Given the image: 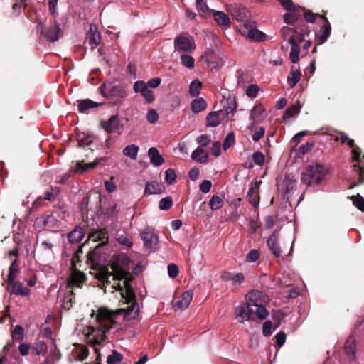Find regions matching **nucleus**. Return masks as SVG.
Segmentation results:
<instances>
[{
    "instance_id": "1",
    "label": "nucleus",
    "mask_w": 364,
    "mask_h": 364,
    "mask_svg": "<svg viewBox=\"0 0 364 364\" xmlns=\"http://www.w3.org/2000/svg\"><path fill=\"white\" fill-rule=\"evenodd\" d=\"M127 270L122 267L119 260H114L109 267H101L92 273L101 283V288L105 292L108 291L113 293L115 291H120L121 296L125 299L126 302L130 304L127 308L120 309L124 312V318L131 320L138 315L139 305L134 302V293L129 285L127 277Z\"/></svg>"
},
{
    "instance_id": "2",
    "label": "nucleus",
    "mask_w": 364,
    "mask_h": 364,
    "mask_svg": "<svg viewBox=\"0 0 364 364\" xmlns=\"http://www.w3.org/2000/svg\"><path fill=\"white\" fill-rule=\"evenodd\" d=\"M245 302L235 309V318L240 323L253 321L255 318L264 320L269 316L266 305L269 304L268 296L258 290L249 291L245 295Z\"/></svg>"
},
{
    "instance_id": "3",
    "label": "nucleus",
    "mask_w": 364,
    "mask_h": 364,
    "mask_svg": "<svg viewBox=\"0 0 364 364\" xmlns=\"http://www.w3.org/2000/svg\"><path fill=\"white\" fill-rule=\"evenodd\" d=\"M114 313L111 312L105 307H100L95 314V320L97 326H88L85 331L88 342L93 344L102 343L105 338V332L112 328L114 323Z\"/></svg>"
},
{
    "instance_id": "4",
    "label": "nucleus",
    "mask_w": 364,
    "mask_h": 364,
    "mask_svg": "<svg viewBox=\"0 0 364 364\" xmlns=\"http://www.w3.org/2000/svg\"><path fill=\"white\" fill-rule=\"evenodd\" d=\"M324 166L318 164L308 166L301 174V182L307 186L318 184L326 175Z\"/></svg>"
},
{
    "instance_id": "5",
    "label": "nucleus",
    "mask_w": 364,
    "mask_h": 364,
    "mask_svg": "<svg viewBox=\"0 0 364 364\" xmlns=\"http://www.w3.org/2000/svg\"><path fill=\"white\" fill-rule=\"evenodd\" d=\"M102 94L115 102H120L126 97L125 88L121 85L111 82L104 83L101 87Z\"/></svg>"
},
{
    "instance_id": "6",
    "label": "nucleus",
    "mask_w": 364,
    "mask_h": 364,
    "mask_svg": "<svg viewBox=\"0 0 364 364\" xmlns=\"http://www.w3.org/2000/svg\"><path fill=\"white\" fill-rule=\"evenodd\" d=\"M174 48L176 52L192 53L196 49L193 38L188 33H181L174 39Z\"/></svg>"
},
{
    "instance_id": "7",
    "label": "nucleus",
    "mask_w": 364,
    "mask_h": 364,
    "mask_svg": "<svg viewBox=\"0 0 364 364\" xmlns=\"http://www.w3.org/2000/svg\"><path fill=\"white\" fill-rule=\"evenodd\" d=\"M240 33L251 41H262L266 40L265 33L257 29L256 23L253 21H245L243 28L240 29Z\"/></svg>"
},
{
    "instance_id": "8",
    "label": "nucleus",
    "mask_w": 364,
    "mask_h": 364,
    "mask_svg": "<svg viewBox=\"0 0 364 364\" xmlns=\"http://www.w3.org/2000/svg\"><path fill=\"white\" fill-rule=\"evenodd\" d=\"M140 237L144 242V247L150 250L156 249L159 243V237L152 228H146L141 233Z\"/></svg>"
},
{
    "instance_id": "9",
    "label": "nucleus",
    "mask_w": 364,
    "mask_h": 364,
    "mask_svg": "<svg viewBox=\"0 0 364 364\" xmlns=\"http://www.w3.org/2000/svg\"><path fill=\"white\" fill-rule=\"evenodd\" d=\"M87 279L85 274L75 269L74 265L72 266L70 274L68 277V284L71 288L82 289Z\"/></svg>"
},
{
    "instance_id": "10",
    "label": "nucleus",
    "mask_w": 364,
    "mask_h": 364,
    "mask_svg": "<svg viewBox=\"0 0 364 364\" xmlns=\"http://www.w3.org/2000/svg\"><path fill=\"white\" fill-rule=\"evenodd\" d=\"M134 90L136 93H139L148 103H151L155 100L153 91L143 80L135 82Z\"/></svg>"
},
{
    "instance_id": "11",
    "label": "nucleus",
    "mask_w": 364,
    "mask_h": 364,
    "mask_svg": "<svg viewBox=\"0 0 364 364\" xmlns=\"http://www.w3.org/2000/svg\"><path fill=\"white\" fill-rule=\"evenodd\" d=\"M56 233L50 231L42 234L43 237L40 244V248L46 253H52L53 247L56 242L55 237Z\"/></svg>"
},
{
    "instance_id": "12",
    "label": "nucleus",
    "mask_w": 364,
    "mask_h": 364,
    "mask_svg": "<svg viewBox=\"0 0 364 364\" xmlns=\"http://www.w3.org/2000/svg\"><path fill=\"white\" fill-rule=\"evenodd\" d=\"M226 10L238 21H244L249 14L248 10L240 5H228Z\"/></svg>"
},
{
    "instance_id": "13",
    "label": "nucleus",
    "mask_w": 364,
    "mask_h": 364,
    "mask_svg": "<svg viewBox=\"0 0 364 364\" xmlns=\"http://www.w3.org/2000/svg\"><path fill=\"white\" fill-rule=\"evenodd\" d=\"M264 108L262 105L257 104L253 107L250 111V119L252 120V124L249 126L250 129H253V126L255 124L259 123L264 120L265 116Z\"/></svg>"
},
{
    "instance_id": "14",
    "label": "nucleus",
    "mask_w": 364,
    "mask_h": 364,
    "mask_svg": "<svg viewBox=\"0 0 364 364\" xmlns=\"http://www.w3.org/2000/svg\"><path fill=\"white\" fill-rule=\"evenodd\" d=\"M193 293L191 290L183 292L181 296V299L173 305L174 311H178L186 309L193 299Z\"/></svg>"
},
{
    "instance_id": "15",
    "label": "nucleus",
    "mask_w": 364,
    "mask_h": 364,
    "mask_svg": "<svg viewBox=\"0 0 364 364\" xmlns=\"http://www.w3.org/2000/svg\"><path fill=\"white\" fill-rule=\"evenodd\" d=\"M221 103L223 108L220 110L223 112H225L226 117H228L229 114L233 113L237 108L235 97L231 94H228L227 96L223 95Z\"/></svg>"
},
{
    "instance_id": "16",
    "label": "nucleus",
    "mask_w": 364,
    "mask_h": 364,
    "mask_svg": "<svg viewBox=\"0 0 364 364\" xmlns=\"http://www.w3.org/2000/svg\"><path fill=\"white\" fill-rule=\"evenodd\" d=\"M106 158L101 157L96 159L94 161L90 163H84V161H77L73 171L77 173H83L89 169H94L97 166L100 165Z\"/></svg>"
},
{
    "instance_id": "17",
    "label": "nucleus",
    "mask_w": 364,
    "mask_h": 364,
    "mask_svg": "<svg viewBox=\"0 0 364 364\" xmlns=\"http://www.w3.org/2000/svg\"><path fill=\"white\" fill-rule=\"evenodd\" d=\"M228 118L226 113L223 112L221 110L210 112L206 117L207 126L217 127L220 123L226 121Z\"/></svg>"
},
{
    "instance_id": "18",
    "label": "nucleus",
    "mask_w": 364,
    "mask_h": 364,
    "mask_svg": "<svg viewBox=\"0 0 364 364\" xmlns=\"http://www.w3.org/2000/svg\"><path fill=\"white\" fill-rule=\"evenodd\" d=\"M100 40V34L98 32L97 26L95 24H90L87 36V41L89 45L92 48H95L99 45Z\"/></svg>"
},
{
    "instance_id": "19",
    "label": "nucleus",
    "mask_w": 364,
    "mask_h": 364,
    "mask_svg": "<svg viewBox=\"0 0 364 364\" xmlns=\"http://www.w3.org/2000/svg\"><path fill=\"white\" fill-rule=\"evenodd\" d=\"M42 33L48 41L53 42L58 40L62 36V31H60L59 26L56 23L45 28Z\"/></svg>"
},
{
    "instance_id": "20",
    "label": "nucleus",
    "mask_w": 364,
    "mask_h": 364,
    "mask_svg": "<svg viewBox=\"0 0 364 364\" xmlns=\"http://www.w3.org/2000/svg\"><path fill=\"white\" fill-rule=\"evenodd\" d=\"M279 232L274 230L267 240V245L276 257L281 255V250L278 244Z\"/></svg>"
},
{
    "instance_id": "21",
    "label": "nucleus",
    "mask_w": 364,
    "mask_h": 364,
    "mask_svg": "<svg viewBox=\"0 0 364 364\" xmlns=\"http://www.w3.org/2000/svg\"><path fill=\"white\" fill-rule=\"evenodd\" d=\"M261 183V181L253 182L247 194L250 202L255 208H257L259 204V188Z\"/></svg>"
},
{
    "instance_id": "22",
    "label": "nucleus",
    "mask_w": 364,
    "mask_h": 364,
    "mask_svg": "<svg viewBox=\"0 0 364 364\" xmlns=\"http://www.w3.org/2000/svg\"><path fill=\"white\" fill-rule=\"evenodd\" d=\"M8 291L16 295L27 296L29 294V289L27 287H23L22 284L19 282H8Z\"/></svg>"
},
{
    "instance_id": "23",
    "label": "nucleus",
    "mask_w": 364,
    "mask_h": 364,
    "mask_svg": "<svg viewBox=\"0 0 364 364\" xmlns=\"http://www.w3.org/2000/svg\"><path fill=\"white\" fill-rule=\"evenodd\" d=\"M104 128L108 133H116L122 129V124L118 117L112 116L105 124Z\"/></svg>"
},
{
    "instance_id": "24",
    "label": "nucleus",
    "mask_w": 364,
    "mask_h": 364,
    "mask_svg": "<svg viewBox=\"0 0 364 364\" xmlns=\"http://www.w3.org/2000/svg\"><path fill=\"white\" fill-rule=\"evenodd\" d=\"M213 15L219 26H223L226 29L230 27V19L226 14L223 11H213Z\"/></svg>"
},
{
    "instance_id": "25",
    "label": "nucleus",
    "mask_w": 364,
    "mask_h": 364,
    "mask_svg": "<svg viewBox=\"0 0 364 364\" xmlns=\"http://www.w3.org/2000/svg\"><path fill=\"white\" fill-rule=\"evenodd\" d=\"M291 44L289 58L293 63H296L299 60V46L294 36H291L288 40Z\"/></svg>"
},
{
    "instance_id": "26",
    "label": "nucleus",
    "mask_w": 364,
    "mask_h": 364,
    "mask_svg": "<svg viewBox=\"0 0 364 364\" xmlns=\"http://www.w3.org/2000/svg\"><path fill=\"white\" fill-rule=\"evenodd\" d=\"M164 186L156 181L147 182L144 190L145 194H159L164 191Z\"/></svg>"
},
{
    "instance_id": "27",
    "label": "nucleus",
    "mask_w": 364,
    "mask_h": 364,
    "mask_svg": "<svg viewBox=\"0 0 364 364\" xmlns=\"http://www.w3.org/2000/svg\"><path fill=\"white\" fill-rule=\"evenodd\" d=\"M355 339L351 336L346 341L344 346L346 353L349 359L353 360L355 358Z\"/></svg>"
},
{
    "instance_id": "28",
    "label": "nucleus",
    "mask_w": 364,
    "mask_h": 364,
    "mask_svg": "<svg viewBox=\"0 0 364 364\" xmlns=\"http://www.w3.org/2000/svg\"><path fill=\"white\" fill-rule=\"evenodd\" d=\"M148 154L150 158L151 163L156 166L161 165L164 161L162 156L159 154L157 149L154 147H151L149 149Z\"/></svg>"
},
{
    "instance_id": "29",
    "label": "nucleus",
    "mask_w": 364,
    "mask_h": 364,
    "mask_svg": "<svg viewBox=\"0 0 364 364\" xmlns=\"http://www.w3.org/2000/svg\"><path fill=\"white\" fill-rule=\"evenodd\" d=\"M191 158L196 162L202 164L207 161L208 155L205 150L198 147L193 151Z\"/></svg>"
},
{
    "instance_id": "30",
    "label": "nucleus",
    "mask_w": 364,
    "mask_h": 364,
    "mask_svg": "<svg viewBox=\"0 0 364 364\" xmlns=\"http://www.w3.org/2000/svg\"><path fill=\"white\" fill-rule=\"evenodd\" d=\"M84 236V230L82 228L76 227L71 232L69 233L68 237L70 242L76 243L80 242Z\"/></svg>"
},
{
    "instance_id": "31",
    "label": "nucleus",
    "mask_w": 364,
    "mask_h": 364,
    "mask_svg": "<svg viewBox=\"0 0 364 364\" xmlns=\"http://www.w3.org/2000/svg\"><path fill=\"white\" fill-rule=\"evenodd\" d=\"M196 8L199 15L204 18H207L211 14V11L207 5L206 0H196Z\"/></svg>"
},
{
    "instance_id": "32",
    "label": "nucleus",
    "mask_w": 364,
    "mask_h": 364,
    "mask_svg": "<svg viewBox=\"0 0 364 364\" xmlns=\"http://www.w3.org/2000/svg\"><path fill=\"white\" fill-rule=\"evenodd\" d=\"M207 107V103L203 98L199 97L192 101L191 110L194 113H199L205 110Z\"/></svg>"
},
{
    "instance_id": "33",
    "label": "nucleus",
    "mask_w": 364,
    "mask_h": 364,
    "mask_svg": "<svg viewBox=\"0 0 364 364\" xmlns=\"http://www.w3.org/2000/svg\"><path fill=\"white\" fill-rule=\"evenodd\" d=\"M93 136L87 133L79 132L77 134V141L79 146H85L92 142Z\"/></svg>"
},
{
    "instance_id": "34",
    "label": "nucleus",
    "mask_w": 364,
    "mask_h": 364,
    "mask_svg": "<svg viewBox=\"0 0 364 364\" xmlns=\"http://www.w3.org/2000/svg\"><path fill=\"white\" fill-rule=\"evenodd\" d=\"M107 240V232L103 230L93 231L89 234L87 240L98 241L102 240L104 243Z\"/></svg>"
},
{
    "instance_id": "35",
    "label": "nucleus",
    "mask_w": 364,
    "mask_h": 364,
    "mask_svg": "<svg viewBox=\"0 0 364 364\" xmlns=\"http://www.w3.org/2000/svg\"><path fill=\"white\" fill-rule=\"evenodd\" d=\"M301 74L297 69L291 70L287 77V82L291 88L294 87L301 79Z\"/></svg>"
},
{
    "instance_id": "36",
    "label": "nucleus",
    "mask_w": 364,
    "mask_h": 364,
    "mask_svg": "<svg viewBox=\"0 0 364 364\" xmlns=\"http://www.w3.org/2000/svg\"><path fill=\"white\" fill-rule=\"evenodd\" d=\"M139 146L135 144H130L127 146L123 149V154L130 158L132 160H135L137 158L138 152H139Z\"/></svg>"
},
{
    "instance_id": "37",
    "label": "nucleus",
    "mask_w": 364,
    "mask_h": 364,
    "mask_svg": "<svg viewBox=\"0 0 364 364\" xmlns=\"http://www.w3.org/2000/svg\"><path fill=\"white\" fill-rule=\"evenodd\" d=\"M100 104L96 103L90 100H84L80 102H79L78 104V111L80 112H85L88 109L91 108H94L97 106H98Z\"/></svg>"
},
{
    "instance_id": "38",
    "label": "nucleus",
    "mask_w": 364,
    "mask_h": 364,
    "mask_svg": "<svg viewBox=\"0 0 364 364\" xmlns=\"http://www.w3.org/2000/svg\"><path fill=\"white\" fill-rule=\"evenodd\" d=\"M301 108V105L297 102L292 106L289 107L284 112V119H287L293 117L299 114Z\"/></svg>"
},
{
    "instance_id": "39",
    "label": "nucleus",
    "mask_w": 364,
    "mask_h": 364,
    "mask_svg": "<svg viewBox=\"0 0 364 364\" xmlns=\"http://www.w3.org/2000/svg\"><path fill=\"white\" fill-rule=\"evenodd\" d=\"M223 197L219 196H213L209 202L210 208L212 210H215L221 208L224 203Z\"/></svg>"
},
{
    "instance_id": "40",
    "label": "nucleus",
    "mask_w": 364,
    "mask_h": 364,
    "mask_svg": "<svg viewBox=\"0 0 364 364\" xmlns=\"http://www.w3.org/2000/svg\"><path fill=\"white\" fill-rule=\"evenodd\" d=\"M73 353L76 360L82 361L88 356V350L85 346H79Z\"/></svg>"
},
{
    "instance_id": "41",
    "label": "nucleus",
    "mask_w": 364,
    "mask_h": 364,
    "mask_svg": "<svg viewBox=\"0 0 364 364\" xmlns=\"http://www.w3.org/2000/svg\"><path fill=\"white\" fill-rule=\"evenodd\" d=\"M19 272L18 267L16 264V259H14L11 262V264L9 267V272L8 275V282H13L15 280V278L18 275Z\"/></svg>"
},
{
    "instance_id": "42",
    "label": "nucleus",
    "mask_w": 364,
    "mask_h": 364,
    "mask_svg": "<svg viewBox=\"0 0 364 364\" xmlns=\"http://www.w3.org/2000/svg\"><path fill=\"white\" fill-rule=\"evenodd\" d=\"M300 14L296 11H288L284 15V22L287 24H294L296 23L299 17Z\"/></svg>"
},
{
    "instance_id": "43",
    "label": "nucleus",
    "mask_w": 364,
    "mask_h": 364,
    "mask_svg": "<svg viewBox=\"0 0 364 364\" xmlns=\"http://www.w3.org/2000/svg\"><path fill=\"white\" fill-rule=\"evenodd\" d=\"M123 356L122 355L117 352V350H113L112 354L108 355L107 358V364H116L122 360Z\"/></svg>"
},
{
    "instance_id": "44",
    "label": "nucleus",
    "mask_w": 364,
    "mask_h": 364,
    "mask_svg": "<svg viewBox=\"0 0 364 364\" xmlns=\"http://www.w3.org/2000/svg\"><path fill=\"white\" fill-rule=\"evenodd\" d=\"M201 87H202V83L199 80H193L190 85L189 93L192 96L198 95L200 92Z\"/></svg>"
},
{
    "instance_id": "45",
    "label": "nucleus",
    "mask_w": 364,
    "mask_h": 364,
    "mask_svg": "<svg viewBox=\"0 0 364 364\" xmlns=\"http://www.w3.org/2000/svg\"><path fill=\"white\" fill-rule=\"evenodd\" d=\"M181 63L186 68L191 69L195 65V61L193 58L190 55H182L181 56Z\"/></svg>"
},
{
    "instance_id": "46",
    "label": "nucleus",
    "mask_w": 364,
    "mask_h": 364,
    "mask_svg": "<svg viewBox=\"0 0 364 364\" xmlns=\"http://www.w3.org/2000/svg\"><path fill=\"white\" fill-rule=\"evenodd\" d=\"M288 11H296L299 6L295 5L291 0H277Z\"/></svg>"
},
{
    "instance_id": "47",
    "label": "nucleus",
    "mask_w": 364,
    "mask_h": 364,
    "mask_svg": "<svg viewBox=\"0 0 364 364\" xmlns=\"http://www.w3.org/2000/svg\"><path fill=\"white\" fill-rule=\"evenodd\" d=\"M331 34V26L330 23L327 22L326 25L322 26L319 31V36L321 41H325Z\"/></svg>"
},
{
    "instance_id": "48",
    "label": "nucleus",
    "mask_w": 364,
    "mask_h": 364,
    "mask_svg": "<svg viewBox=\"0 0 364 364\" xmlns=\"http://www.w3.org/2000/svg\"><path fill=\"white\" fill-rule=\"evenodd\" d=\"M173 205V200L171 197L163 198L159 203V207L161 210H168Z\"/></svg>"
},
{
    "instance_id": "49",
    "label": "nucleus",
    "mask_w": 364,
    "mask_h": 364,
    "mask_svg": "<svg viewBox=\"0 0 364 364\" xmlns=\"http://www.w3.org/2000/svg\"><path fill=\"white\" fill-rule=\"evenodd\" d=\"M24 331L20 325H16L12 331V338L14 340L21 341L23 338Z\"/></svg>"
},
{
    "instance_id": "50",
    "label": "nucleus",
    "mask_w": 364,
    "mask_h": 364,
    "mask_svg": "<svg viewBox=\"0 0 364 364\" xmlns=\"http://www.w3.org/2000/svg\"><path fill=\"white\" fill-rule=\"evenodd\" d=\"M176 178V174L173 169L168 168L165 173V181L168 184H173Z\"/></svg>"
},
{
    "instance_id": "51",
    "label": "nucleus",
    "mask_w": 364,
    "mask_h": 364,
    "mask_svg": "<svg viewBox=\"0 0 364 364\" xmlns=\"http://www.w3.org/2000/svg\"><path fill=\"white\" fill-rule=\"evenodd\" d=\"M284 318V314L280 310L274 311L272 312V318L275 321L274 328H277L282 323Z\"/></svg>"
},
{
    "instance_id": "52",
    "label": "nucleus",
    "mask_w": 364,
    "mask_h": 364,
    "mask_svg": "<svg viewBox=\"0 0 364 364\" xmlns=\"http://www.w3.org/2000/svg\"><path fill=\"white\" fill-rule=\"evenodd\" d=\"M353 203L361 211H364V199L359 194L353 198Z\"/></svg>"
},
{
    "instance_id": "53",
    "label": "nucleus",
    "mask_w": 364,
    "mask_h": 364,
    "mask_svg": "<svg viewBox=\"0 0 364 364\" xmlns=\"http://www.w3.org/2000/svg\"><path fill=\"white\" fill-rule=\"evenodd\" d=\"M146 119L150 123L154 124L158 121L159 114L156 110L149 109L146 114Z\"/></svg>"
},
{
    "instance_id": "54",
    "label": "nucleus",
    "mask_w": 364,
    "mask_h": 364,
    "mask_svg": "<svg viewBox=\"0 0 364 364\" xmlns=\"http://www.w3.org/2000/svg\"><path fill=\"white\" fill-rule=\"evenodd\" d=\"M252 159L256 164L262 166L264 162V156L262 152L256 151L252 155Z\"/></svg>"
},
{
    "instance_id": "55",
    "label": "nucleus",
    "mask_w": 364,
    "mask_h": 364,
    "mask_svg": "<svg viewBox=\"0 0 364 364\" xmlns=\"http://www.w3.org/2000/svg\"><path fill=\"white\" fill-rule=\"evenodd\" d=\"M59 188L58 187H52L50 188V191H48L46 193L45 199L48 200H54V198L58 196L59 193Z\"/></svg>"
},
{
    "instance_id": "56",
    "label": "nucleus",
    "mask_w": 364,
    "mask_h": 364,
    "mask_svg": "<svg viewBox=\"0 0 364 364\" xmlns=\"http://www.w3.org/2000/svg\"><path fill=\"white\" fill-rule=\"evenodd\" d=\"M272 322L267 321L263 323L262 333L264 336H269L272 334Z\"/></svg>"
},
{
    "instance_id": "57",
    "label": "nucleus",
    "mask_w": 364,
    "mask_h": 364,
    "mask_svg": "<svg viewBox=\"0 0 364 364\" xmlns=\"http://www.w3.org/2000/svg\"><path fill=\"white\" fill-rule=\"evenodd\" d=\"M244 280L245 276L241 272L232 274V277L230 278V281L233 284H240L244 282Z\"/></svg>"
},
{
    "instance_id": "58",
    "label": "nucleus",
    "mask_w": 364,
    "mask_h": 364,
    "mask_svg": "<svg viewBox=\"0 0 364 364\" xmlns=\"http://www.w3.org/2000/svg\"><path fill=\"white\" fill-rule=\"evenodd\" d=\"M259 258V252L256 250H250L247 256L246 261L248 262H254Z\"/></svg>"
},
{
    "instance_id": "59",
    "label": "nucleus",
    "mask_w": 364,
    "mask_h": 364,
    "mask_svg": "<svg viewBox=\"0 0 364 364\" xmlns=\"http://www.w3.org/2000/svg\"><path fill=\"white\" fill-rule=\"evenodd\" d=\"M235 142L234 135L232 134H229L225 137L223 141V148L225 150L229 149Z\"/></svg>"
},
{
    "instance_id": "60",
    "label": "nucleus",
    "mask_w": 364,
    "mask_h": 364,
    "mask_svg": "<svg viewBox=\"0 0 364 364\" xmlns=\"http://www.w3.org/2000/svg\"><path fill=\"white\" fill-rule=\"evenodd\" d=\"M265 129L264 127H259L252 134V140L255 142L259 141V139L264 136Z\"/></svg>"
},
{
    "instance_id": "61",
    "label": "nucleus",
    "mask_w": 364,
    "mask_h": 364,
    "mask_svg": "<svg viewBox=\"0 0 364 364\" xmlns=\"http://www.w3.org/2000/svg\"><path fill=\"white\" fill-rule=\"evenodd\" d=\"M259 91V87L255 85H250L246 90V95L250 97H255Z\"/></svg>"
},
{
    "instance_id": "62",
    "label": "nucleus",
    "mask_w": 364,
    "mask_h": 364,
    "mask_svg": "<svg viewBox=\"0 0 364 364\" xmlns=\"http://www.w3.org/2000/svg\"><path fill=\"white\" fill-rule=\"evenodd\" d=\"M210 141V137L206 134H202L197 137L196 142L201 146H206Z\"/></svg>"
},
{
    "instance_id": "63",
    "label": "nucleus",
    "mask_w": 364,
    "mask_h": 364,
    "mask_svg": "<svg viewBox=\"0 0 364 364\" xmlns=\"http://www.w3.org/2000/svg\"><path fill=\"white\" fill-rule=\"evenodd\" d=\"M179 273L178 267L174 264H170L168 265V274L169 277L175 278Z\"/></svg>"
},
{
    "instance_id": "64",
    "label": "nucleus",
    "mask_w": 364,
    "mask_h": 364,
    "mask_svg": "<svg viewBox=\"0 0 364 364\" xmlns=\"http://www.w3.org/2000/svg\"><path fill=\"white\" fill-rule=\"evenodd\" d=\"M211 186L212 183L210 181L204 180L200 185V189L203 193H207L210 191Z\"/></svg>"
}]
</instances>
